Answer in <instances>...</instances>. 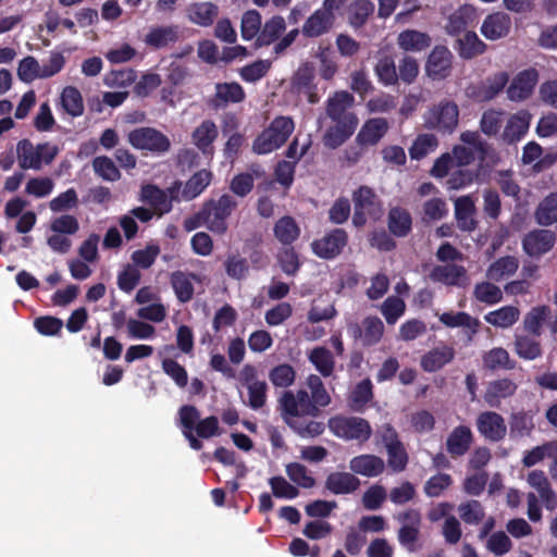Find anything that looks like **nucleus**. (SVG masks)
I'll list each match as a JSON object with an SVG mask.
<instances>
[{
	"mask_svg": "<svg viewBox=\"0 0 557 557\" xmlns=\"http://www.w3.org/2000/svg\"><path fill=\"white\" fill-rule=\"evenodd\" d=\"M349 468L352 473L374 478L384 472L385 463L384 460L376 455L363 454L350 459Z\"/></svg>",
	"mask_w": 557,
	"mask_h": 557,
	"instance_id": "b1692460",
	"label": "nucleus"
},
{
	"mask_svg": "<svg viewBox=\"0 0 557 557\" xmlns=\"http://www.w3.org/2000/svg\"><path fill=\"white\" fill-rule=\"evenodd\" d=\"M374 12V3L370 0H354L347 9V18L355 29L361 28Z\"/></svg>",
	"mask_w": 557,
	"mask_h": 557,
	"instance_id": "ea45409f",
	"label": "nucleus"
},
{
	"mask_svg": "<svg viewBox=\"0 0 557 557\" xmlns=\"http://www.w3.org/2000/svg\"><path fill=\"white\" fill-rule=\"evenodd\" d=\"M504 112L490 109L483 112L480 120V129L487 136H495L499 133L503 125Z\"/></svg>",
	"mask_w": 557,
	"mask_h": 557,
	"instance_id": "bf43d9fd",
	"label": "nucleus"
},
{
	"mask_svg": "<svg viewBox=\"0 0 557 557\" xmlns=\"http://www.w3.org/2000/svg\"><path fill=\"white\" fill-rule=\"evenodd\" d=\"M437 146L438 140L434 134H419L409 148V156L412 160H421L434 151Z\"/></svg>",
	"mask_w": 557,
	"mask_h": 557,
	"instance_id": "3c124183",
	"label": "nucleus"
},
{
	"mask_svg": "<svg viewBox=\"0 0 557 557\" xmlns=\"http://www.w3.org/2000/svg\"><path fill=\"white\" fill-rule=\"evenodd\" d=\"M270 60H257L239 70L240 78L246 83H256L263 78L271 69Z\"/></svg>",
	"mask_w": 557,
	"mask_h": 557,
	"instance_id": "4d7b16f0",
	"label": "nucleus"
},
{
	"mask_svg": "<svg viewBox=\"0 0 557 557\" xmlns=\"http://www.w3.org/2000/svg\"><path fill=\"white\" fill-rule=\"evenodd\" d=\"M535 220L542 226L557 222V193L545 197L536 208Z\"/></svg>",
	"mask_w": 557,
	"mask_h": 557,
	"instance_id": "09e8293b",
	"label": "nucleus"
},
{
	"mask_svg": "<svg viewBox=\"0 0 557 557\" xmlns=\"http://www.w3.org/2000/svg\"><path fill=\"white\" fill-rule=\"evenodd\" d=\"M388 232L396 237H406L412 231V216L410 212L401 207H393L387 214Z\"/></svg>",
	"mask_w": 557,
	"mask_h": 557,
	"instance_id": "bb28decb",
	"label": "nucleus"
},
{
	"mask_svg": "<svg viewBox=\"0 0 557 557\" xmlns=\"http://www.w3.org/2000/svg\"><path fill=\"white\" fill-rule=\"evenodd\" d=\"M348 333L355 339H360L362 346L371 347L381 342L384 334V324L376 315H370L362 323H350Z\"/></svg>",
	"mask_w": 557,
	"mask_h": 557,
	"instance_id": "9b49d317",
	"label": "nucleus"
},
{
	"mask_svg": "<svg viewBox=\"0 0 557 557\" xmlns=\"http://www.w3.org/2000/svg\"><path fill=\"white\" fill-rule=\"evenodd\" d=\"M178 33L176 25L152 27L146 35L145 42L153 49H161L176 42Z\"/></svg>",
	"mask_w": 557,
	"mask_h": 557,
	"instance_id": "e433bc0d",
	"label": "nucleus"
},
{
	"mask_svg": "<svg viewBox=\"0 0 557 557\" xmlns=\"http://www.w3.org/2000/svg\"><path fill=\"white\" fill-rule=\"evenodd\" d=\"M348 233L341 227L333 228L321 238L311 243L312 251L321 259L332 260L338 257L348 245Z\"/></svg>",
	"mask_w": 557,
	"mask_h": 557,
	"instance_id": "6e6552de",
	"label": "nucleus"
},
{
	"mask_svg": "<svg viewBox=\"0 0 557 557\" xmlns=\"http://www.w3.org/2000/svg\"><path fill=\"white\" fill-rule=\"evenodd\" d=\"M556 243V235L550 230H534L522 239L524 252L533 258H539L552 250Z\"/></svg>",
	"mask_w": 557,
	"mask_h": 557,
	"instance_id": "dca6fc26",
	"label": "nucleus"
},
{
	"mask_svg": "<svg viewBox=\"0 0 557 557\" xmlns=\"http://www.w3.org/2000/svg\"><path fill=\"white\" fill-rule=\"evenodd\" d=\"M550 314V308L548 306H537L533 307L523 319V327L524 330L535 336L540 337L542 335V327L547 318Z\"/></svg>",
	"mask_w": 557,
	"mask_h": 557,
	"instance_id": "c03bdc74",
	"label": "nucleus"
},
{
	"mask_svg": "<svg viewBox=\"0 0 557 557\" xmlns=\"http://www.w3.org/2000/svg\"><path fill=\"white\" fill-rule=\"evenodd\" d=\"M187 18L195 25L209 27L219 16V7L210 1L194 2L187 7Z\"/></svg>",
	"mask_w": 557,
	"mask_h": 557,
	"instance_id": "5701e85b",
	"label": "nucleus"
},
{
	"mask_svg": "<svg viewBox=\"0 0 557 557\" xmlns=\"http://www.w3.org/2000/svg\"><path fill=\"white\" fill-rule=\"evenodd\" d=\"M354 104V96L346 90L335 91L327 98L325 112L335 125L329 127L323 136V143L326 147L336 149L355 133L359 119L351 111Z\"/></svg>",
	"mask_w": 557,
	"mask_h": 557,
	"instance_id": "f257e3e1",
	"label": "nucleus"
},
{
	"mask_svg": "<svg viewBox=\"0 0 557 557\" xmlns=\"http://www.w3.org/2000/svg\"><path fill=\"white\" fill-rule=\"evenodd\" d=\"M242 37L245 40H251L261 30V15L256 10H250L244 13L242 17Z\"/></svg>",
	"mask_w": 557,
	"mask_h": 557,
	"instance_id": "e2e57ef3",
	"label": "nucleus"
},
{
	"mask_svg": "<svg viewBox=\"0 0 557 557\" xmlns=\"http://www.w3.org/2000/svg\"><path fill=\"white\" fill-rule=\"evenodd\" d=\"M354 203L352 224L360 228L367 224L368 219L379 221L383 215V205L373 188L361 185L352 191Z\"/></svg>",
	"mask_w": 557,
	"mask_h": 557,
	"instance_id": "7ed1b4c3",
	"label": "nucleus"
},
{
	"mask_svg": "<svg viewBox=\"0 0 557 557\" xmlns=\"http://www.w3.org/2000/svg\"><path fill=\"white\" fill-rule=\"evenodd\" d=\"M458 511L461 520L467 524H479L485 517L483 506L475 499L460 504Z\"/></svg>",
	"mask_w": 557,
	"mask_h": 557,
	"instance_id": "13d9d810",
	"label": "nucleus"
},
{
	"mask_svg": "<svg viewBox=\"0 0 557 557\" xmlns=\"http://www.w3.org/2000/svg\"><path fill=\"white\" fill-rule=\"evenodd\" d=\"M473 296L478 301L490 306L496 305L503 300L502 289L491 282L476 283Z\"/></svg>",
	"mask_w": 557,
	"mask_h": 557,
	"instance_id": "6e6d98bb",
	"label": "nucleus"
},
{
	"mask_svg": "<svg viewBox=\"0 0 557 557\" xmlns=\"http://www.w3.org/2000/svg\"><path fill=\"white\" fill-rule=\"evenodd\" d=\"M418 61L411 55H405L398 63V81L410 85L419 75Z\"/></svg>",
	"mask_w": 557,
	"mask_h": 557,
	"instance_id": "338daca9",
	"label": "nucleus"
},
{
	"mask_svg": "<svg viewBox=\"0 0 557 557\" xmlns=\"http://www.w3.org/2000/svg\"><path fill=\"white\" fill-rule=\"evenodd\" d=\"M396 519L401 524L397 532V540L399 544L408 552H416L421 529L420 511L414 508H409L398 513Z\"/></svg>",
	"mask_w": 557,
	"mask_h": 557,
	"instance_id": "9d476101",
	"label": "nucleus"
},
{
	"mask_svg": "<svg viewBox=\"0 0 557 557\" xmlns=\"http://www.w3.org/2000/svg\"><path fill=\"white\" fill-rule=\"evenodd\" d=\"M513 351L523 360L532 361L543 355V349L539 337L531 334L516 333L513 336Z\"/></svg>",
	"mask_w": 557,
	"mask_h": 557,
	"instance_id": "cd10ccee",
	"label": "nucleus"
},
{
	"mask_svg": "<svg viewBox=\"0 0 557 557\" xmlns=\"http://www.w3.org/2000/svg\"><path fill=\"white\" fill-rule=\"evenodd\" d=\"M511 437L529 436L533 429V417L524 411L513 412L509 421Z\"/></svg>",
	"mask_w": 557,
	"mask_h": 557,
	"instance_id": "5fc2aeb1",
	"label": "nucleus"
},
{
	"mask_svg": "<svg viewBox=\"0 0 557 557\" xmlns=\"http://www.w3.org/2000/svg\"><path fill=\"white\" fill-rule=\"evenodd\" d=\"M226 274L234 280L240 281L246 277L249 265L245 258L239 255H231L224 262Z\"/></svg>",
	"mask_w": 557,
	"mask_h": 557,
	"instance_id": "774afa93",
	"label": "nucleus"
},
{
	"mask_svg": "<svg viewBox=\"0 0 557 557\" xmlns=\"http://www.w3.org/2000/svg\"><path fill=\"white\" fill-rule=\"evenodd\" d=\"M539 81V73L535 69H527L519 72L507 88V97L511 101H523L528 99Z\"/></svg>",
	"mask_w": 557,
	"mask_h": 557,
	"instance_id": "2eb2a0df",
	"label": "nucleus"
},
{
	"mask_svg": "<svg viewBox=\"0 0 557 557\" xmlns=\"http://www.w3.org/2000/svg\"><path fill=\"white\" fill-rule=\"evenodd\" d=\"M212 172L206 169L199 170L185 183L182 196L185 200L198 197L211 183Z\"/></svg>",
	"mask_w": 557,
	"mask_h": 557,
	"instance_id": "a19ab883",
	"label": "nucleus"
},
{
	"mask_svg": "<svg viewBox=\"0 0 557 557\" xmlns=\"http://www.w3.org/2000/svg\"><path fill=\"white\" fill-rule=\"evenodd\" d=\"M466 269L456 263L435 265L432 268L429 277L434 283H442L446 286L459 285V280L466 276Z\"/></svg>",
	"mask_w": 557,
	"mask_h": 557,
	"instance_id": "473e14b6",
	"label": "nucleus"
},
{
	"mask_svg": "<svg viewBox=\"0 0 557 557\" xmlns=\"http://www.w3.org/2000/svg\"><path fill=\"white\" fill-rule=\"evenodd\" d=\"M273 231L276 239L285 246L292 245L300 235L299 226L289 215L278 219Z\"/></svg>",
	"mask_w": 557,
	"mask_h": 557,
	"instance_id": "a18cd8bd",
	"label": "nucleus"
},
{
	"mask_svg": "<svg viewBox=\"0 0 557 557\" xmlns=\"http://www.w3.org/2000/svg\"><path fill=\"white\" fill-rule=\"evenodd\" d=\"M459 122L458 106L451 100H441L424 114V127L442 134H451Z\"/></svg>",
	"mask_w": 557,
	"mask_h": 557,
	"instance_id": "39448f33",
	"label": "nucleus"
},
{
	"mask_svg": "<svg viewBox=\"0 0 557 557\" xmlns=\"http://www.w3.org/2000/svg\"><path fill=\"white\" fill-rule=\"evenodd\" d=\"M278 406L281 414L307 417H318L320 414V409L317 408V405L305 389H299L296 394L292 391L284 392L278 400Z\"/></svg>",
	"mask_w": 557,
	"mask_h": 557,
	"instance_id": "1a4fd4ad",
	"label": "nucleus"
},
{
	"mask_svg": "<svg viewBox=\"0 0 557 557\" xmlns=\"http://www.w3.org/2000/svg\"><path fill=\"white\" fill-rule=\"evenodd\" d=\"M295 124L289 116H276L252 143V151L267 154L281 148L294 132Z\"/></svg>",
	"mask_w": 557,
	"mask_h": 557,
	"instance_id": "f03ea898",
	"label": "nucleus"
},
{
	"mask_svg": "<svg viewBox=\"0 0 557 557\" xmlns=\"http://www.w3.org/2000/svg\"><path fill=\"white\" fill-rule=\"evenodd\" d=\"M237 206L236 199L230 194L206 200L202 208L207 215L208 230L216 235H224L228 230L227 219Z\"/></svg>",
	"mask_w": 557,
	"mask_h": 557,
	"instance_id": "20e7f679",
	"label": "nucleus"
},
{
	"mask_svg": "<svg viewBox=\"0 0 557 557\" xmlns=\"http://www.w3.org/2000/svg\"><path fill=\"white\" fill-rule=\"evenodd\" d=\"M63 109L70 115L76 117L84 113V102L81 91L73 86H67L61 94Z\"/></svg>",
	"mask_w": 557,
	"mask_h": 557,
	"instance_id": "864d4df0",
	"label": "nucleus"
},
{
	"mask_svg": "<svg viewBox=\"0 0 557 557\" xmlns=\"http://www.w3.org/2000/svg\"><path fill=\"white\" fill-rule=\"evenodd\" d=\"M511 17L505 12H494L484 18L481 34L488 40H498L508 36L511 29Z\"/></svg>",
	"mask_w": 557,
	"mask_h": 557,
	"instance_id": "412c9836",
	"label": "nucleus"
},
{
	"mask_svg": "<svg viewBox=\"0 0 557 557\" xmlns=\"http://www.w3.org/2000/svg\"><path fill=\"white\" fill-rule=\"evenodd\" d=\"M375 75L384 86H394L398 83L395 61L391 55L380 58L374 66Z\"/></svg>",
	"mask_w": 557,
	"mask_h": 557,
	"instance_id": "8fccbe9b",
	"label": "nucleus"
},
{
	"mask_svg": "<svg viewBox=\"0 0 557 557\" xmlns=\"http://www.w3.org/2000/svg\"><path fill=\"white\" fill-rule=\"evenodd\" d=\"M518 385L511 379L503 377L488 382L483 399L491 408H500L503 399L510 398L517 392Z\"/></svg>",
	"mask_w": 557,
	"mask_h": 557,
	"instance_id": "aec40b11",
	"label": "nucleus"
},
{
	"mask_svg": "<svg viewBox=\"0 0 557 557\" xmlns=\"http://www.w3.org/2000/svg\"><path fill=\"white\" fill-rule=\"evenodd\" d=\"M131 146L137 150L148 151L154 156L169 152L171 140L154 127L143 126L131 131L127 135Z\"/></svg>",
	"mask_w": 557,
	"mask_h": 557,
	"instance_id": "423d86ee",
	"label": "nucleus"
},
{
	"mask_svg": "<svg viewBox=\"0 0 557 557\" xmlns=\"http://www.w3.org/2000/svg\"><path fill=\"white\" fill-rule=\"evenodd\" d=\"M141 200L148 202L156 213L161 216L172 210L171 199L165 190L156 185L148 184L141 187Z\"/></svg>",
	"mask_w": 557,
	"mask_h": 557,
	"instance_id": "7c9ffc66",
	"label": "nucleus"
},
{
	"mask_svg": "<svg viewBox=\"0 0 557 557\" xmlns=\"http://www.w3.org/2000/svg\"><path fill=\"white\" fill-rule=\"evenodd\" d=\"M16 154L21 169L40 170V156L38 153V145L34 147L29 139L24 138L16 145Z\"/></svg>",
	"mask_w": 557,
	"mask_h": 557,
	"instance_id": "79ce46f5",
	"label": "nucleus"
},
{
	"mask_svg": "<svg viewBox=\"0 0 557 557\" xmlns=\"http://www.w3.org/2000/svg\"><path fill=\"white\" fill-rule=\"evenodd\" d=\"M288 478L304 488H311L315 485V480L309 474L306 466L299 462H290L286 466Z\"/></svg>",
	"mask_w": 557,
	"mask_h": 557,
	"instance_id": "680f3d73",
	"label": "nucleus"
},
{
	"mask_svg": "<svg viewBox=\"0 0 557 557\" xmlns=\"http://www.w3.org/2000/svg\"><path fill=\"white\" fill-rule=\"evenodd\" d=\"M454 215L458 230L463 233H472L479 226L476 207L471 195L460 196L454 201Z\"/></svg>",
	"mask_w": 557,
	"mask_h": 557,
	"instance_id": "ddd939ff",
	"label": "nucleus"
},
{
	"mask_svg": "<svg viewBox=\"0 0 557 557\" xmlns=\"http://www.w3.org/2000/svg\"><path fill=\"white\" fill-rule=\"evenodd\" d=\"M388 121L385 117L368 119L356 136V143L361 147L375 146L387 134Z\"/></svg>",
	"mask_w": 557,
	"mask_h": 557,
	"instance_id": "6ab92c4d",
	"label": "nucleus"
},
{
	"mask_svg": "<svg viewBox=\"0 0 557 557\" xmlns=\"http://www.w3.org/2000/svg\"><path fill=\"white\" fill-rule=\"evenodd\" d=\"M455 357L450 346H441L428 351L421 359V367L426 372H435L449 363Z\"/></svg>",
	"mask_w": 557,
	"mask_h": 557,
	"instance_id": "f704fd0d",
	"label": "nucleus"
},
{
	"mask_svg": "<svg viewBox=\"0 0 557 557\" xmlns=\"http://www.w3.org/2000/svg\"><path fill=\"white\" fill-rule=\"evenodd\" d=\"M440 321L447 327H466L469 330L468 338L472 339L473 335L478 333L480 321L476 318H472L465 311L459 312H444L438 317Z\"/></svg>",
	"mask_w": 557,
	"mask_h": 557,
	"instance_id": "4c0bfd02",
	"label": "nucleus"
},
{
	"mask_svg": "<svg viewBox=\"0 0 557 557\" xmlns=\"http://www.w3.org/2000/svg\"><path fill=\"white\" fill-rule=\"evenodd\" d=\"M486 44L482 41L476 33L467 30L456 40L455 49L462 60H471L486 51Z\"/></svg>",
	"mask_w": 557,
	"mask_h": 557,
	"instance_id": "c85d7f7f",
	"label": "nucleus"
},
{
	"mask_svg": "<svg viewBox=\"0 0 557 557\" xmlns=\"http://www.w3.org/2000/svg\"><path fill=\"white\" fill-rule=\"evenodd\" d=\"M453 58L446 46H435L425 62L426 75L433 81L447 78L453 70Z\"/></svg>",
	"mask_w": 557,
	"mask_h": 557,
	"instance_id": "f8f14e48",
	"label": "nucleus"
},
{
	"mask_svg": "<svg viewBox=\"0 0 557 557\" xmlns=\"http://www.w3.org/2000/svg\"><path fill=\"white\" fill-rule=\"evenodd\" d=\"M351 213L350 201L346 197L337 198L329 209V221L341 225L348 221Z\"/></svg>",
	"mask_w": 557,
	"mask_h": 557,
	"instance_id": "0e129e2a",
	"label": "nucleus"
},
{
	"mask_svg": "<svg viewBox=\"0 0 557 557\" xmlns=\"http://www.w3.org/2000/svg\"><path fill=\"white\" fill-rule=\"evenodd\" d=\"M310 362L323 376H330L335 367V361L332 352L325 347H315L309 354Z\"/></svg>",
	"mask_w": 557,
	"mask_h": 557,
	"instance_id": "603ef678",
	"label": "nucleus"
},
{
	"mask_svg": "<svg viewBox=\"0 0 557 557\" xmlns=\"http://www.w3.org/2000/svg\"><path fill=\"white\" fill-rule=\"evenodd\" d=\"M429 34L416 29H405L397 38V45L404 51L420 52L431 46Z\"/></svg>",
	"mask_w": 557,
	"mask_h": 557,
	"instance_id": "c9c22d12",
	"label": "nucleus"
},
{
	"mask_svg": "<svg viewBox=\"0 0 557 557\" xmlns=\"http://www.w3.org/2000/svg\"><path fill=\"white\" fill-rule=\"evenodd\" d=\"M519 268V260L513 256H505L495 260L486 270V277L499 282L513 275Z\"/></svg>",
	"mask_w": 557,
	"mask_h": 557,
	"instance_id": "58836bf2",
	"label": "nucleus"
},
{
	"mask_svg": "<svg viewBox=\"0 0 557 557\" xmlns=\"http://www.w3.org/2000/svg\"><path fill=\"white\" fill-rule=\"evenodd\" d=\"M475 424L479 433L493 443L503 441L507 434L505 419L495 411L481 412Z\"/></svg>",
	"mask_w": 557,
	"mask_h": 557,
	"instance_id": "4468645a",
	"label": "nucleus"
},
{
	"mask_svg": "<svg viewBox=\"0 0 557 557\" xmlns=\"http://www.w3.org/2000/svg\"><path fill=\"white\" fill-rule=\"evenodd\" d=\"M406 310L405 301L397 296L387 297L381 307V312L384 315L387 324H395L397 320L404 314Z\"/></svg>",
	"mask_w": 557,
	"mask_h": 557,
	"instance_id": "052dcab7",
	"label": "nucleus"
},
{
	"mask_svg": "<svg viewBox=\"0 0 557 557\" xmlns=\"http://www.w3.org/2000/svg\"><path fill=\"white\" fill-rule=\"evenodd\" d=\"M285 27V20L282 16L275 15L271 17L262 26L257 38L258 44L260 46L271 45L278 39Z\"/></svg>",
	"mask_w": 557,
	"mask_h": 557,
	"instance_id": "de8ad7c7",
	"label": "nucleus"
},
{
	"mask_svg": "<svg viewBox=\"0 0 557 557\" xmlns=\"http://www.w3.org/2000/svg\"><path fill=\"white\" fill-rule=\"evenodd\" d=\"M473 435L469 426H456L446 440V450L453 458L463 456L470 448Z\"/></svg>",
	"mask_w": 557,
	"mask_h": 557,
	"instance_id": "393cba45",
	"label": "nucleus"
},
{
	"mask_svg": "<svg viewBox=\"0 0 557 557\" xmlns=\"http://www.w3.org/2000/svg\"><path fill=\"white\" fill-rule=\"evenodd\" d=\"M219 131L212 120L202 121L191 133L193 143L202 152L212 151V144L218 138Z\"/></svg>",
	"mask_w": 557,
	"mask_h": 557,
	"instance_id": "72a5a7b5",
	"label": "nucleus"
},
{
	"mask_svg": "<svg viewBox=\"0 0 557 557\" xmlns=\"http://www.w3.org/2000/svg\"><path fill=\"white\" fill-rule=\"evenodd\" d=\"M307 384L311 391V398L317 405V408L326 407L331 403V397L319 375L310 374Z\"/></svg>",
	"mask_w": 557,
	"mask_h": 557,
	"instance_id": "69168bd1",
	"label": "nucleus"
},
{
	"mask_svg": "<svg viewBox=\"0 0 557 557\" xmlns=\"http://www.w3.org/2000/svg\"><path fill=\"white\" fill-rule=\"evenodd\" d=\"M314 78V66L309 62L301 64L293 77V87L298 92L306 95L311 104L318 103L320 100Z\"/></svg>",
	"mask_w": 557,
	"mask_h": 557,
	"instance_id": "a211bd4d",
	"label": "nucleus"
},
{
	"mask_svg": "<svg viewBox=\"0 0 557 557\" xmlns=\"http://www.w3.org/2000/svg\"><path fill=\"white\" fill-rule=\"evenodd\" d=\"M329 428L334 435L345 440L367 441L372 433L369 422L359 417H333L329 420Z\"/></svg>",
	"mask_w": 557,
	"mask_h": 557,
	"instance_id": "0eeeda50",
	"label": "nucleus"
},
{
	"mask_svg": "<svg viewBox=\"0 0 557 557\" xmlns=\"http://www.w3.org/2000/svg\"><path fill=\"white\" fill-rule=\"evenodd\" d=\"M531 122V114L520 110L511 114L502 133V140L507 145L516 144L527 134Z\"/></svg>",
	"mask_w": 557,
	"mask_h": 557,
	"instance_id": "4be33fe9",
	"label": "nucleus"
},
{
	"mask_svg": "<svg viewBox=\"0 0 557 557\" xmlns=\"http://www.w3.org/2000/svg\"><path fill=\"white\" fill-rule=\"evenodd\" d=\"M359 486L360 480L350 472H332L325 480V488L335 495L354 493Z\"/></svg>",
	"mask_w": 557,
	"mask_h": 557,
	"instance_id": "a878e982",
	"label": "nucleus"
},
{
	"mask_svg": "<svg viewBox=\"0 0 557 557\" xmlns=\"http://www.w3.org/2000/svg\"><path fill=\"white\" fill-rule=\"evenodd\" d=\"M246 98L244 88L237 82L216 83L215 94L208 101L213 110L225 108L228 103H239Z\"/></svg>",
	"mask_w": 557,
	"mask_h": 557,
	"instance_id": "f3484780",
	"label": "nucleus"
},
{
	"mask_svg": "<svg viewBox=\"0 0 557 557\" xmlns=\"http://www.w3.org/2000/svg\"><path fill=\"white\" fill-rule=\"evenodd\" d=\"M197 280L195 273H186L183 271H174L170 276V283L180 302H188L193 299L195 288L193 281Z\"/></svg>",
	"mask_w": 557,
	"mask_h": 557,
	"instance_id": "2f4dec72",
	"label": "nucleus"
},
{
	"mask_svg": "<svg viewBox=\"0 0 557 557\" xmlns=\"http://www.w3.org/2000/svg\"><path fill=\"white\" fill-rule=\"evenodd\" d=\"M520 311L513 306H504L497 310L488 312L484 319L487 323L507 329L512 326L519 320Z\"/></svg>",
	"mask_w": 557,
	"mask_h": 557,
	"instance_id": "49530a36",
	"label": "nucleus"
},
{
	"mask_svg": "<svg viewBox=\"0 0 557 557\" xmlns=\"http://www.w3.org/2000/svg\"><path fill=\"white\" fill-rule=\"evenodd\" d=\"M333 25V15L319 9L304 23L301 33L307 38L319 37L330 30Z\"/></svg>",
	"mask_w": 557,
	"mask_h": 557,
	"instance_id": "c756f323",
	"label": "nucleus"
},
{
	"mask_svg": "<svg viewBox=\"0 0 557 557\" xmlns=\"http://www.w3.org/2000/svg\"><path fill=\"white\" fill-rule=\"evenodd\" d=\"M483 364L491 371L498 369L513 370L517 362L510 358L509 352L503 347H495L486 351L483 357Z\"/></svg>",
	"mask_w": 557,
	"mask_h": 557,
	"instance_id": "37998d69",
	"label": "nucleus"
}]
</instances>
